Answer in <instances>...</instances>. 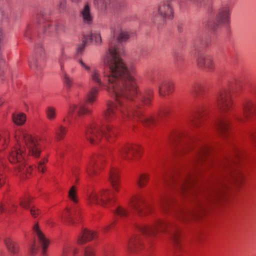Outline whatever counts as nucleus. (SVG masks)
<instances>
[{"instance_id":"9b49d317","label":"nucleus","mask_w":256,"mask_h":256,"mask_svg":"<svg viewBox=\"0 0 256 256\" xmlns=\"http://www.w3.org/2000/svg\"><path fill=\"white\" fill-rule=\"evenodd\" d=\"M216 101L218 108L222 113L230 114L232 111L234 102L231 92L225 88L220 90L216 96Z\"/></svg>"},{"instance_id":"2eb2a0df","label":"nucleus","mask_w":256,"mask_h":256,"mask_svg":"<svg viewBox=\"0 0 256 256\" xmlns=\"http://www.w3.org/2000/svg\"><path fill=\"white\" fill-rule=\"evenodd\" d=\"M35 52L36 54H40V58L33 57L29 62L30 68L36 72H40L43 66L44 49L42 44L38 43L35 47Z\"/></svg>"},{"instance_id":"c756f323","label":"nucleus","mask_w":256,"mask_h":256,"mask_svg":"<svg viewBox=\"0 0 256 256\" xmlns=\"http://www.w3.org/2000/svg\"><path fill=\"white\" fill-rule=\"evenodd\" d=\"M174 200L172 198L167 196H162L159 202V206L162 211H166L171 207Z\"/></svg>"},{"instance_id":"052dcab7","label":"nucleus","mask_w":256,"mask_h":256,"mask_svg":"<svg viewBox=\"0 0 256 256\" xmlns=\"http://www.w3.org/2000/svg\"><path fill=\"white\" fill-rule=\"evenodd\" d=\"M4 102V100L2 98H0V106Z\"/></svg>"},{"instance_id":"8fccbe9b","label":"nucleus","mask_w":256,"mask_h":256,"mask_svg":"<svg viewBox=\"0 0 256 256\" xmlns=\"http://www.w3.org/2000/svg\"><path fill=\"white\" fill-rule=\"evenodd\" d=\"M88 42H84V38H83L82 43L79 44L76 48V54H82L85 48L86 45Z\"/></svg>"},{"instance_id":"e433bc0d","label":"nucleus","mask_w":256,"mask_h":256,"mask_svg":"<svg viewBox=\"0 0 256 256\" xmlns=\"http://www.w3.org/2000/svg\"><path fill=\"white\" fill-rule=\"evenodd\" d=\"M62 72V81L65 86L70 88L73 84V79L64 70Z\"/></svg>"},{"instance_id":"cd10ccee","label":"nucleus","mask_w":256,"mask_h":256,"mask_svg":"<svg viewBox=\"0 0 256 256\" xmlns=\"http://www.w3.org/2000/svg\"><path fill=\"white\" fill-rule=\"evenodd\" d=\"M80 16L83 22L86 24H91L93 20V16L90 12V7L86 4L80 12Z\"/></svg>"},{"instance_id":"49530a36","label":"nucleus","mask_w":256,"mask_h":256,"mask_svg":"<svg viewBox=\"0 0 256 256\" xmlns=\"http://www.w3.org/2000/svg\"><path fill=\"white\" fill-rule=\"evenodd\" d=\"M48 160L46 158H43L38 163L37 168L38 170L41 172H44L45 170V164L47 162Z\"/></svg>"},{"instance_id":"412c9836","label":"nucleus","mask_w":256,"mask_h":256,"mask_svg":"<svg viewBox=\"0 0 256 256\" xmlns=\"http://www.w3.org/2000/svg\"><path fill=\"white\" fill-rule=\"evenodd\" d=\"M102 160L100 159L98 156H93L90 158L86 166V172L90 177H92L96 174V170L100 168V164Z\"/></svg>"},{"instance_id":"4c0bfd02","label":"nucleus","mask_w":256,"mask_h":256,"mask_svg":"<svg viewBox=\"0 0 256 256\" xmlns=\"http://www.w3.org/2000/svg\"><path fill=\"white\" fill-rule=\"evenodd\" d=\"M10 134L8 131H4L0 133V146L4 148L8 145L9 142Z\"/></svg>"},{"instance_id":"c9c22d12","label":"nucleus","mask_w":256,"mask_h":256,"mask_svg":"<svg viewBox=\"0 0 256 256\" xmlns=\"http://www.w3.org/2000/svg\"><path fill=\"white\" fill-rule=\"evenodd\" d=\"M68 198L74 204H76L78 202V198L77 196V188L76 186H72L68 192Z\"/></svg>"},{"instance_id":"bb28decb","label":"nucleus","mask_w":256,"mask_h":256,"mask_svg":"<svg viewBox=\"0 0 256 256\" xmlns=\"http://www.w3.org/2000/svg\"><path fill=\"white\" fill-rule=\"evenodd\" d=\"M173 84L169 80H164L158 85V90L160 96L170 94L172 91Z\"/></svg>"},{"instance_id":"4be33fe9","label":"nucleus","mask_w":256,"mask_h":256,"mask_svg":"<svg viewBox=\"0 0 256 256\" xmlns=\"http://www.w3.org/2000/svg\"><path fill=\"white\" fill-rule=\"evenodd\" d=\"M33 231L34 234L38 237V239L39 244L42 247V252L43 254H44L46 252V250L48 246L49 241L46 238L42 232L40 230L39 226L38 224H36L33 226Z\"/></svg>"},{"instance_id":"4468645a","label":"nucleus","mask_w":256,"mask_h":256,"mask_svg":"<svg viewBox=\"0 0 256 256\" xmlns=\"http://www.w3.org/2000/svg\"><path fill=\"white\" fill-rule=\"evenodd\" d=\"M140 148L137 145L130 144L122 146L118 150V156L119 158L130 160L135 154L140 152Z\"/></svg>"},{"instance_id":"393cba45","label":"nucleus","mask_w":256,"mask_h":256,"mask_svg":"<svg viewBox=\"0 0 256 256\" xmlns=\"http://www.w3.org/2000/svg\"><path fill=\"white\" fill-rule=\"evenodd\" d=\"M31 202V198L30 197H26L20 200V206L26 209H29L31 215L34 218H36L40 214V210L35 206L30 207Z\"/></svg>"},{"instance_id":"1a4fd4ad","label":"nucleus","mask_w":256,"mask_h":256,"mask_svg":"<svg viewBox=\"0 0 256 256\" xmlns=\"http://www.w3.org/2000/svg\"><path fill=\"white\" fill-rule=\"evenodd\" d=\"M112 38L109 42V48L106 52H108L110 48L114 50L116 54L120 58V52L118 50L116 44L118 42H125L128 40L132 33L128 31L122 30L120 25L118 24H114L110 28Z\"/></svg>"},{"instance_id":"c85d7f7f","label":"nucleus","mask_w":256,"mask_h":256,"mask_svg":"<svg viewBox=\"0 0 256 256\" xmlns=\"http://www.w3.org/2000/svg\"><path fill=\"white\" fill-rule=\"evenodd\" d=\"M93 41L97 46H99L101 44L102 38L98 32H90L84 36V42H90Z\"/></svg>"},{"instance_id":"a211bd4d","label":"nucleus","mask_w":256,"mask_h":256,"mask_svg":"<svg viewBox=\"0 0 256 256\" xmlns=\"http://www.w3.org/2000/svg\"><path fill=\"white\" fill-rule=\"evenodd\" d=\"M198 66L202 69L211 72L214 68V64L212 57L208 54H200L196 59Z\"/></svg>"},{"instance_id":"864d4df0","label":"nucleus","mask_w":256,"mask_h":256,"mask_svg":"<svg viewBox=\"0 0 256 256\" xmlns=\"http://www.w3.org/2000/svg\"><path fill=\"white\" fill-rule=\"evenodd\" d=\"M168 108H165L162 110V112L160 114V116L163 117L166 116L169 112Z\"/></svg>"},{"instance_id":"f8f14e48","label":"nucleus","mask_w":256,"mask_h":256,"mask_svg":"<svg viewBox=\"0 0 256 256\" xmlns=\"http://www.w3.org/2000/svg\"><path fill=\"white\" fill-rule=\"evenodd\" d=\"M144 198L140 194L134 196L130 202V206L140 216L149 213L151 210V206L144 204Z\"/></svg>"},{"instance_id":"f257e3e1","label":"nucleus","mask_w":256,"mask_h":256,"mask_svg":"<svg viewBox=\"0 0 256 256\" xmlns=\"http://www.w3.org/2000/svg\"><path fill=\"white\" fill-rule=\"evenodd\" d=\"M210 152V148L206 144L198 146L190 171L182 176L172 177L170 180H164L176 187L180 192L196 197L194 210L178 208L175 210L174 216L178 220L195 214L207 204L221 198L230 186H238L242 183V174L236 166V160L242 154L241 150L236 148L232 156L216 162L208 158Z\"/></svg>"},{"instance_id":"13d9d810","label":"nucleus","mask_w":256,"mask_h":256,"mask_svg":"<svg viewBox=\"0 0 256 256\" xmlns=\"http://www.w3.org/2000/svg\"><path fill=\"white\" fill-rule=\"evenodd\" d=\"M114 222H112L108 226H106L104 228V230L106 232L108 231L112 226V225L114 224Z\"/></svg>"},{"instance_id":"f03ea898","label":"nucleus","mask_w":256,"mask_h":256,"mask_svg":"<svg viewBox=\"0 0 256 256\" xmlns=\"http://www.w3.org/2000/svg\"><path fill=\"white\" fill-rule=\"evenodd\" d=\"M103 62L107 68L104 72V82L101 80L100 72L96 69L92 71L90 78L115 98V102L108 101L106 104V108L103 112L105 120L108 122L116 120L121 122L136 120L145 126H154L158 118L146 114L143 110L144 105L150 104L152 92H140L135 78L134 65L125 64L112 48L106 52Z\"/></svg>"},{"instance_id":"3c124183","label":"nucleus","mask_w":256,"mask_h":256,"mask_svg":"<svg viewBox=\"0 0 256 256\" xmlns=\"http://www.w3.org/2000/svg\"><path fill=\"white\" fill-rule=\"evenodd\" d=\"M78 62L80 64L81 66L84 68L86 71H90V67L87 66L81 59L78 60Z\"/></svg>"},{"instance_id":"f3484780","label":"nucleus","mask_w":256,"mask_h":256,"mask_svg":"<svg viewBox=\"0 0 256 256\" xmlns=\"http://www.w3.org/2000/svg\"><path fill=\"white\" fill-rule=\"evenodd\" d=\"M230 124V118L228 116H224L216 120L214 128L221 136L225 138L229 134Z\"/></svg>"},{"instance_id":"0eeeda50","label":"nucleus","mask_w":256,"mask_h":256,"mask_svg":"<svg viewBox=\"0 0 256 256\" xmlns=\"http://www.w3.org/2000/svg\"><path fill=\"white\" fill-rule=\"evenodd\" d=\"M114 195L115 192L108 189L103 190L98 192H92L88 195V201L90 204H100L109 207L116 202Z\"/></svg>"},{"instance_id":"aec40b11","label":"nucleus","mask_w":256,"mask_h":256,"mask_svg":"<svg viewBox=\"0 0 256 256\" xmlns=\"http://www.w3.org/2000/svg\"><path fill=\"white\" fill-rule=\"evenodd\" d=\"M206 108L204 106H199L194 113L188 118V121L190 124L194 127H198L201 125L204 116L206 114Z\"/></svg>"},{"instance_id":"9d476101","label":"nucleus","mask_w":256,"mask_h":256,"mask_svg":"<svg viewBox=\"0 0 256 256\" xmlns=\"http://www.w3.org/2000/svg\"><path fill=\"white\" fill-rule=\"evenodd\" d=\"M170 143L178 144V150L180 153H186L194 147V140L187 133L178 132L170 138Z\"/></svg>"},{"instance_id":"7ed1b4c3","label":"nucleus","mask_w":256,"mask_h":256,"mask_svg":"<svg viewBox=\"0 0 256 256\" xmlns=\"http://www.w3.org/2000/svg\"><path fill=\"white\" fill-rule=\"evenodd\" d=\"M15 138L17 145L9 152L8 160L10 162L16 164L15 168L20 174L30 173L32 171L31 166L26 167L25 165L26 151L32 156L38 158L42 152L38 138L23 130L16 132Z\"/></svg>"},{"instance_id":"39448f33","label":"nucleus","mask_w":256,"mask_h":256,"mask_svg":"<svg viewBox=\"0 0 256 256\" xmlns=\"http://www.w3.org/2000/svg\"><path fill=\"white\" fill-rule=\"evenodd\" d=\"M98 92V88L93 87L86 95L85 101L78 104H71L66 118L64 121H67L69 124H72L73 120H76L78 118L91 114L92 110L90 108V104H92L96 100Z\"/></svg>"},{"instance_id":"2f4dec72","label":"nucleus","mask_w":256,"mask_h":256,"mask_svg":"<svg viewBox=\"0 0 256 256\" xmlns=\"http://www.w3.org/2000/svg\"><path fill=\"white\" fill-rule=\"evenodd\" d=\"M75 212L74 211L70 210L68 208H66L62 216V220L64 222L68 224H74V220L72 216Z\"/></svg>"},{"instance_id":"4d7b16f0","label":"nucleus","mask_w":256,"mask_h":256,"mask_svg":"<svg viewBox=\"0 0 256 256\" xmlns=\"http://www.w3.org/2000/svg\"><path fill=\"white\" fill-rule=\"evenodd\" d=\"M16 206H15V204H12V208H10L8 210V212L10 214L14 212L16 210Z\"/></svg>"},{"instance_id":"79ce46f5","label":"nucleus","mask_w":256,"mask_h":256,"mask_svg":"<svg viewBox=\"0 0 256 256\" xmlns=\"http://www.w3.org/2000/svg\"><path fill=\"white\" fill-rule=\"evenodd\" d=\"M114 213L121 218L126 217L128 214L127 210L120 206H118L116 209L114 210Z\"/></svg>"},{"instance_id":"423d86ee","label":"nucleus","mask_w":256,"mask_h":256,"mask_svg":"<svg viewBox=\"0 0 256 256\" xmlns=\"http://www.w3.org/2000/svg\"><path fill=\"white\" fill-rule=\"evenodd\" d=\"M85 134L86 139L92 144H96L103 135L109 140H112L116 136L112 126H106L102 128L96 124H90Z\"/></svg>"},{"instance_id":"ea45409f","label":"nucleus","mask_w":256,"mask_h":256,"mask_svg":"<svg viewBox=\"0 0 256 256\" xmlns=\"http://www.w3.org/2000/svg\"><path fill=\"white\" fill-rule=\"evenodd\" d=\"M110 3V0H94V4L102 10L107 9Z\"/></svg>"},{"instance_id":"a18cd8bd","label":"nucleus","mask_w":256,"mask_h":256,"mask_svg":"<svg viewBox=\"0 0 256 256\" xmlns=\"http://www.w3.org/2000/svg\"><path fill=\"white\" fill-rule=\"evenodd\" d=\"M68 58V56L65 54V52L64 51H62L58 60V62L60 66V70L62 71L64 70V62L66 61Z\"/></svg>"},{"instance_id":"58836bf2","label":"nucleus","mask_w":256,"mask_h":256,"mask_svg":"<svg viewBox=\"0 0 256 256\" xmlns=\"http://www.w3.org/2000/svg\"><path fill=\"white\" fill-rule=\"evenodd\" d=\"M149 180V176L146 174H142L138 178L136 182L138 187L142 188L144 186Z\"/></svg>"},{"instance_id":"dca6fc26","label":"nucleus","mask_w":256,"mask_h":256,"mask_svg":"<svg viewBox=\"0 0 256 256\" xmlns=\"http://www.w3.org/2000/svg\"><path fill=\"white\" fill-rule=\"evenodd\" d=\"M158 13L164 20H172L174 17V9L170 2H161L158 6Z\"/></svg>"},{"instance_id":"20e7f679","label":"nucleus","mask_w":256,"mask_h":256,"mask_svg":"<svg viewBox=\"0 0 256 256\" xmlns=\"http://www.w3.org/2000/svg\"><path fill=\"white\" fill-rule=\"evenodd\" d=\"M138 230L142 233L149 241L154 238L158 232L170 236L175 246L180 244V231L177 225L173 222L158 220L151 224H141L136 226Z\"/></svg>"},{"instance_id":"6e6552de","label":"nucleus","mask_w":256,"mask_h":256,"mask_svg":"<svg viewBox=\"0 0 256 256\" xmlns=\"http://www.w3.org/2000/svg\"><path fill=\"white\" fill-rule=\"evenodd\" d=\"M50 12V10L46 8H42L36 12L37 24L42 28L43 32L48 35L58 32L61 26L59 24L52 26L49 22Z\"/></svg>"},{"instance_id":"a19ab883","label":"nucleus","mask_w":256,"mask_h":256,"mask_svg":"<svg viewBox=\"0 0 256 256\" xmlns=\"http://www.w3.org/2000/svg\"><path fill=\"white\" fill-rule=\"evenodd\" d=\"M46 118L50 120H54L56 117V109L52 106H48L46 110Z\"/></svg>"},{"instance_id":"c03bdc74","label":"nucleus","mask_w":256,"mask_h":256,"mask_svg":"<svg viewBox=\"0 0 256 256\" xmlns=\"http://www.w3.org/2000/svg\"><path fill=\"white\" fill-rule=\"evenodd\" d=\"M57 6L60 12L65 13L67 9V0H60Z\"/></svg>"},{"instance_id":"6e6d98bb","label":"nucleus","mask_w":256,"mask_h":256,"mask_svg":"<svg viewBox=\"0 0 256 256\" xmlns=\"http://www.w3.org/2000/svg\"><path fill=\"white\" fill-rule=\"evenodd\" d=\"M31 32V29L30 28H28L26 30L25 33H24V36L26 38H28L29 36L30 35Z\"/></svg>"},{"instance_id":"37998d69","label":"nucleus","mask_w":256,"mask_h":256,"mask_svg":"<svg viewBox=\"0 0 256 256\" xmlns=\"http://www.w3.org/2000/svg\"><path fill=\"white\" fill-rule=\"evenodd\" d=\"M77 252V250H72L70 246H64L62 256H74V254Z\"/></svg>"},{"instance_id":"de8ad7c7","label":"nucleus","mask_w":256,"mask_h":256,"mask_svg":"<svg viewBox=\"0 0 256 256\" xmlns=\"http://www.w3.org/2000/svg\"><path fill=\"white\" fill-rule=\"evenodd\" d=\"M84 256H95L94 248L92 246H87L84 250Z\"/></svg>"},{"instance_id":"473e14b6","label":"nucleus","mask_w":256,"mask_h":256,"mask_svg":"<svg viewBox=\"0 0 256 256\" xmlns=\"http://www.w3.org/2000/svg\"><path fill=\"white\" fill-rule=\"evenodd\" d=\"M5 244L8 251L13 254H16L18 252V248L16 244L10 238L4 240Z\"/></svg>"},{"instance_id":"5fc2aeb1","label":"nucleus","mask_w":256,"mask_h":256,"mask_svg":"<svg viewBox=\"0 0 256 256\" xmlns=\"http://www.w3.org/2000/svg\"><path fill=\"white\" fill-rule=\"evenodd\" d=\"M37 250V248L36 247L35 243L33 244L32 247L30 248V252L31 254H34L36 252Z\"/></svg>"},{"instance_id":"603ef678","label":"nucleus","mask_w":256,"mask_h":256,"mask_svg":"<svg viewBox=\"0 0 256 256\" xmlns=\"http://www.w3.org/2000/svg\"><path fill=\"white\" fill-rule=\"evenodd\" d=\"M6 183V176L0 173V188Z\"/></svg>"},{"instance_id":"6ab92c4d","label":"nucleus","mask_w":256,"mask_h":256,"mask_svg":"<svg viewBox=\"0 0 256 256\" xmlns=\"http://www.w3.org/2000/svg\"><path fill=\"white\" fill-rule=\"evenodd\" d=\"M144 245L142 236H134L130 238L126 244L128 251L132 253H137L140 251Z\"/></svg>"},{"instance_id":"7c9ffc66","label":"nucleus","mask_w":256,"mask_h":256,"mask_svg":"<svg viewBox=\"0 0 256 256\" xmlns=\"http://www.w3.org/2000/svg\"><path fill=\"white\" fill-rule=\"evenodd\" d=\"M14 18V12L12 7L5 8H0V20H6Z\"/></svg>"},{"instance_id":"a878e982","label":"nucleus","mask_w":256,"mask_h":256,"mask_svg":"<svg viewBox=\"0 0 256 256\" xmlns=\"http://www.w3.org/2000/svg\"><path fill=\"white\" fill-rule=\"evenodd\" d=\"M192 92L198 98H204L206 92V88L205 84L202 82H196L192 86Z\"/></svg>"},{"instance_id":"5701e85b","label":"nucleus","mask_w":256,"mask_h":256,"mask_svg":"<svg viewBox=\"0 0 256 256\" xmlns=\"http://www.w3.org/2000/svg\"><path fill=\"white\" fill-rule=\"evenodd\" d=\"M96 237V232L84 229L78 235L77 242L79 244H83L95 238Z\"/></svg>"},{"instance_id":"09e8293b","label":"nucleus","mask_w":256,"mask_h":256,"mask_svg":"<svg viewBox=\"0 0 256 256\" xmlns=\"http://www.w3.org/2000/svg\"><path fill=\"white\" fill-rule=\"evenodd\" d=\"M248 139L256 146V130L248 132Z\"/></svg>"},{"instance_id":"f704fd0d","label":"nucleus","mask_w":256,"mask_h":256,"mask_svg":"<svg viewBox=\"0 0 256 256\" xmlns=\"http://www.w3.org/2000/svg\"><path fill=\"white\" fill-rule=\"evenodd\" d=\"M12 120L16 124L22 125L26 120V116L23 113L13 114Z\"/></svg>"},{"instance_id":"72a5a7b5","label":"nucleus","mask_w":256,"mask_h":256,"mask_svg":"<svg viewBox=\"0 0 256 256\" xmlns=\"http://www.w3.org/2000/svg\"><path fill=\"white\" fill-rule=\"evenodd\" d=\"M67 132L66 128L62 125H60L55 130L56 138L58 140L63 139Z\"/></svg>"},{"instance_id":"bf43d9fd","label":"nucleus","mask_w":256,"mask_h":256,"mask_svg":"<svg viewBox=\"0 0 256 256\" xmlns=\"http://www.w3.org/2000/svg\"><path fill=\"white\" fill-rule=\"evenodd\" d=\"M74 4H78L81 2V0H70Z\"/></svg>"},{"instance_id":"b1692460","label":"nucleus","mask_w":256,"mask_h":256,"mask_svg":"<svg viewBox=\"0 0 256 256\" xmlns=\"http://www.w3.org/2000/svg\"><path fill=\"white\" fill-rule=\"evenodd\" d=\"M109 180L115 192H118L120 187V179L118 170L114 168H111L109 174Z\"/></svg>"},{"instance_id":"ddd939ff","label":"nucleus","mask_w":256,"mask_h":256,"mask_svg":"<svg viewBox=\"0 0 256 256\" xmlns=\"http://www.w3.org/2000/svg\"><path fill=\"white\" fill-rule=\"evenodd\" d=\"M230 10L228 4L222 5L217 10L216 22L213 24V28L216 29L220 24L228 25L230 23Z\"/></svg>"}]
</instances>
